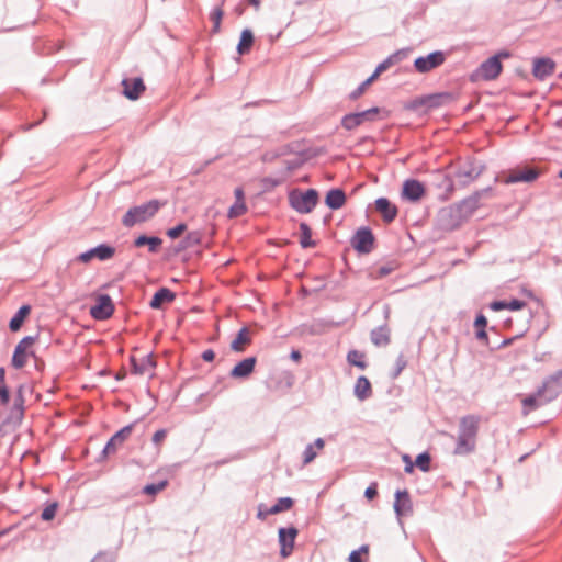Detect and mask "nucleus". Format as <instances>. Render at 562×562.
<instances>
[{"label":"nucleus","mask_w":562,"mask_h":562,"mask_svg":"<svg viewBox=\"0 0 562 562\" xmlns=\"http://www.w3.org/2000/svg\"><path fill=\"white\" fill-rule=\"evenodd\" d=\"M187 231V224L183 222L178 223L176 226L167 229L166 234L171 239H177Z\"/></svg>","instance_id":"a18cd8bd"},{"label":"nucleus","mask_w":562,"mask_h":562,"mask_svg":"<svg viewBox=\"0 0 562 562\" xmlns=\"http://www.w3.org/2000/svg\"><path fill=\"white\" fill-rule=\"evenodd\" d=\"M393 508L398 518L412 515L413 504L407 490H397L395 492Z\"/></svg>","instance_id":"6ab92c4d"},{"label":"nucleus","mask_w":562,"mask_h":562,"mask_svg":"<svg viewBox=\"0 0 562 562\" xmlns=\"http://www.w3.org/2000/svg\"><path fill=\"white\" fill-rule=\"evenodd\" d=\"M506 305H507V310L519 311V310L524 308L527 305V303L522 300L513 299L509 302L506 301Z\"/></svg>","instance_id":"864d4df0"},{"label":"nucleus","mask_w":562,"mask_h":562,"mask_svg":"<svg viewBox=\"0 0 562 562\" xmlns=\"http://www.w3.org/2000/svg\"><path fill=\"white\" fill-rule=\"evenodd\" d=\"M235 202L228 209L227 216L229 218H237L247 212V205L245 203V193L241 187H237L234 190Z\"/></svg>","instance_id":"393cba45"},{"label":"nucleus","mask_w":562,"mask_h":562,"mask_svg":"<svg viewBox=\"0 0 562 562\" xmlns=\"http://www.w3.org/2000/svg\"><path fill=\"white\" fill-rule=\"evenodd\" d=\"M167 485H168L167 480H162L158 483H149L143 487L142 492L145 495L155 496L160 491H162Z\"/></svg>","instance_id":"ea45409f"},{"label":"nucleus","mask_w":562,"mask_h":562,"mask_svg":"<svg viewBox=\"0 0 562 562\" xmlns=\"http://www.w3.org/2000/svg\"><path fill=\"white\" fill-rule=\"evenodd\" d=\"M445 60V53L442 50H435L426 56L417 57L414 60V68L419 74H426L441 66Z\"/></svg>","instance_id":"4468645a"},{"label":"nucleus","mask_w":562,"mask_h":562,"mask_svg":"<svg viewBox=\"0 0 562 562\" xmlns=\"http://www.w3.org/2000/svg\"><path fill=\"white\" fill-rule=\"evenodd\" d=\"M130 362L132 366V372L134 374L142 375L144 374L149 368H155L156 362L153 359V355L148 353L144 356L140 361H138L134 356L130 358Z\"/></svg>","instance_id":"c85d7f7f"},{"label":"nucleus","mask_w":562,"mask_h":562,"mask_svg":"<svg viewBox=\"0 0 562 562\" xmlns=\"http://www.w3.org/2000/svg\"><path fill=\"white\" fill-rule=\"evenodd\" d=\"M371 341L376 346L386 344V325H381L371 331Z\"/></svg>","instance_id":"4c0bfd02"},{"label":"nucleus","mask_w":562,"mask_h":562,"mask_svg":"<svg viewBox=\"0 0 562 562\" xmlns=\"http://www.w3.org/2000/svg\"><path fill=\"white\" fill-rule=\"evenodd\" d=\"M145 243H147V235L142 234L133 240V246L136 248H140L145 246Z\"/></svg>","instance_id":"0e129e2a"},{"label":"nucleus","mask_w":562,"mask_h":562,"mask_svg":"<svg viewBox=\"0 0 562 562\" xmlns=\"http://www.w3.org/2000/svg\"><path fill=\"white\" fill-rule=\"evenodd\" d=\"M406 360L404 359L403 355H401L397 360H396V364H395V368H394V371L392 373V375L394 378L398 376L400 373L402 372V370L406 367Z\"/></svg>","instance_id":"6e6d98bb"},{"label":"nucleus","mask_w":562,"mask_h":562,"mask_svg":"<svg viewBox=\"0 0 562 562\" xmlns=\"http://www.w3.org/2000/svg\"><path fill=\"white\" fill-rule=\"evenodd\" d=\"M30 313L31 306L29 304L20 306L9 322L10 330L13 333L20 330Z\"/></svg>","instance_id":"7c9ffc66"},{"label":"nucleus","mask_w":562,"mask_h":562,"mask_svg":"<svg viewBox=\"0 0 562 562\" xmlns=\"http://www.w3.org/2000/svg\"><path fill=\"white\" fill-rule=\"evenodd\" d=\"M268 508L269 507H266L263 504H260L258 506L257 518L263 520L268 515H271L270 513H268Z\"/></svg>","instance_id":"69168bd1"},{"label":"nucleus","mask_w":562,"mask_h":562,"mask_svg":"<svg viewBox=\"0 0 562 562\" xmlns=\"http://www.w3.org/2000/svg\"><path fill=\"white\" fill-rule=\"evenodd\" d=\"M255 43V36L250 29H244L239 36V42L237 44L236 50L237 53L243 56L248 54L252 45Z\"/></svg>","instance_id":"2f4dec72"},{"label":"nucleus","mask_w":562,"mask_h":562,"mask_svg":"<svg viewBox=\"0 0 562 562\" xmlns=\"http://www.w3.org/2000/svg\"><path fill=\"white\" fill-rule=\"evenodd\" d=\"M378 495V484L371 483L364 491V496L371 501Z\"/></svg>","instance_id":"4d7b16f0"},{"label":"nucleus","mask_w":562,"mask_h":562,"mask_svg":"<svg viewBox=\"0 0 562 562\" xmlns=\"http://www.w3.org/2000/svg\"><path fill=\"white\" fill-rule=\"evenodd\" d=\"M540 172L536 168L525 167L509 172L504 182L507 184L517 182H532L539 178Z\"/></svg>","instance_id":"4be33fe9"},{"label":"nucleus","mask_w":562,"mask_h":562,"mask_svg":"<svg viewBox=\"0 0 562 562\" xmlns=\"http://www.w3.org/2000/svg\"><path fill=\"white\" fill-rule=\"evenodd\" d=\"M368 87H369V83L366 82V80H363L355 90H352L348 94V99L350 101L358 100L364 93V91L367 90Z\"/></svg>","instance_id":"09e8293b"},{"label":"nucleus","mask_w":562,"mask_h":562,"mask_svg":"<svg viewBox=\"0 0 562 562\" xmlns=\"http://www.w3.org/2000/svg\"><path fill=\"white\" fill-rule=\"evenodd\" d=\"M353 394L359 401H364L372 395V386L369 379L360 375L353 386Z\"/></svg>","instance_id":"c756f323"},{"label":"nucleus","mask_w":562,"mask_h":562,"mask_svg":"<svg viewBox=\"0 0 562 562\" xmlns=\"http://www.w3.org/2000/svg\"><path fill=\"white\" fill-rule=\"evenodd\" d=\"M201 358L205 361V362H212L215 358V352L213 349H206L202 352L201 355Z\"/></svg>","instance_id":"e2e57ef3"},{"label":"nucleus","mask_w":562,"mask_h":562,"mask_svg":"<svg viewBox=\"0 0 562 562\" xmlns=\"http://www.w3.org/2000/svg\"><path fill=\"white\" fill-rule=\"evenodd\" d=\"M300 245L302 248H313L316 246V241L312 239V229L310 225L305 222L300 224Z\"/></svg>","instance_id":"f704fd0d"},{"label":"nucleus","mask_w":562,"mask_h":562,"mask_svg":"<svg viewBox=\"0 0 562 562\" xmlns=\"http://www.w3.org/2000/svg\"><path fill=\"white\" fill-rule=\"evenodd\" d=\"M202 243V233L199 231L189 232L175 247V252L179 254L189 248L199 246Z\"/></svg>","instance_id":"bb28decb"},{"label":"nucleus","mask_w":562,"mask_h":562,"mask_svg":"<svg viewBox=\"0 0 562 562\" xmlns=\"http://www.w3.org/2000/svg\"><path fill=\"white\" fill-rule=\"evenodd\" d=\"M114 308L109 294H99L95 304L90 307V315L95 321H106L113 315Z\"/></svg>","instance_id":"dca6fc26"},{"label":"nucleus","mask_w":562,"mask_h":562,"mask_svg":"<svg viewBox=\"0 0 562 562\" xmlns=\"http://www.w3.org/2000/svg\"><path fill=\"white\" fill-rule=\"evenodd\" d=\"M293 505L294 499L292 497H280L272 506L268 508V513L277 515L279 513L290 510L293 507Z\"/></svg>","instance_id":"c9c22d12"},{"label":"nucleus","mask_w":562,"mask_h":562,"mask_svg":"<svg viewBox=\"0 0 562 562\" xmlns=\"http://www.w3.org/2000/svg\"><path fill=\"white\" fill-rule=\"evenodd\" d=\"M555 63L548 57L537 58L533 61L532 75L540 80L546 79L553 74Z\"/></svg>","instance_id":"5701e85b"},{"label":"nucleus","mask_w":562,"mask_h":562,"mask_svg":"<svg viewBox=\"0 0 562 562\" xmlns=\"http://www.w3.org/2000/svg\"><path fill=\"white\" fill-rule=\"evenodd\" d=\"M490 308L495 312L506 310L507 308L506 301H503V300L493 301L490 303Z\"/></svg>","instance_id":"052dcab7"},{"label":"nucleus","mask_w":562,"mask_h":562,"mask_svg":"<svg viewBox=\"0 0 562 562\" xmlns=\"http://www.w3.org/2000/svg\"><path fill=\"white\" fill-rule=\"evenodd\" d=\"M164 204V202L153 199L143 204L130 207L122 218V224L125 227H133L137 223L146 222L155 216Z\"/></svg>","instance_id":"f03ea898"},{"label":"nucleus","mask_w":562,"mask_h":562,"mask_svg":"<svg viewBox=\"0 0 562 562\" xmlns=\"http://www.w3.org/2000/svg\"><path fill=\"white\" fill-rule=\"evenodd\" d=\"M375 237L369 226L359 227L350 239V245L360 255H367L372 251Z\"/></svg>","instance_id":"9b49d317"},{"label":"nucleus","mask_w":562,"mask_h":562,"mask_svg":"<svg viewBox=\"0 0 562 562\" xmlns=\"http://www.w3.org/2000/svg\"><path fill=\"white\" fill-rule=\"evenodd\" d=\"M349 562H364L360 551L352 550L348 557Z\"/></svg>","instance_id":"774afa93"},{"label":"nucleus","mask_w":562,"mask_h":562,"mask_svg":"<svg viewBox=\"0 0 562 562\" xmlns=\"http://www.w3.org/2000/svg\"><path fill=\"white\" fill-rule=\"evenodd\" d=\"M162 245V239L158 236H147V243L145 246L148 247V251L151 254H157Z\"/></svg>","instance_id":"49530a36"},{"label":"nucleus","mask_w":562,"mask_h":562,"mask_svg":"<svg viewBox=\"0 0 562 562\" xmlns=\"http://www.w3.org/2000/svg\"><path fill=\"white\" fill-rule=\"evenodd\" d=\"M544 404L546 403H542V397L539 395V391L538 390H537V392L535 394L527 396L522 401V405L525 407L529 408V409H536L539 406H542Z\"/></svg>","instance_id":"c03bdc74"},{"label":"nucleus","mask_w":562,"mask_h":562,"mask_svg":"<svg viewBox=\"0 0 562 562\" xmlns=\"http://www.w3.org/2000/svg\"><path fill=\"white\" fill-rule=\"evenodd\" d=\"M36 336H25L23 337L14 348L11 364L15 369H22L25 363L27 356V348L34 344Z\"/></svg>","instance_id":"a211bd4d"},{"label":"nucleus","mask_w":562,"mask_h":562,"mask_svg":"<svg viewBox=\"0 0 562 562\" xmlns=\"http://www.w3.org/2000/svg\"><path fill=\"white\" fill-rule=\"evenodd\" d=\"M223 15H224V11L222 10L221 7L214 8L213 11L211 12L210 19L213 22V26H212V31L211 32L213 34H216V33L220 32L221 22H222Z\"/></svg>","instance_id":"a19ab883"},{"label":"nucleus","mask_w":562,"mask_h":562,"mask_svg":"<svg viewBox=\"0 0 562 562\" xmlns=\"http://www.w3.org/2000/svg\"><path fill=\"white\" fill-rule=\"evenodd\" d=\"M122 87L123 94L131 101L137 100L145 90V83L140 77L124 78Z\"/></svg>","instance_id":"aec40b11"},{"label":"nucleus","mask_w":562,"mask_h":562,"mask_svg":"<svg viewBox=\"0 0 562 562\" xmlns=\"http://www.w3.org/2000/svg\"><path fill=\"white\" fill-rule=\"evenodd\" d=\"M261 183H262V187L265 188V190L268 191V190H271V189H274L276 187H278L280 184V180L271 178V177H266L261 180Z\"/></svg>","instance_id":"5fc2aeb1"},{"label":"nucleus","mask_w":562,"mask_h":562,"mask_svg":"<svg viewBox=\"0 0 562 562\" xmlns=\"http://www.w3.org/2000/svg\"><path fill=\"white\" fill-rule=\"evenodd\" d=\"M475 337L479 340L485 341V345H488V337H487L486 328L476 329Z\"/></svg>","instance_id":"338daca9"},{"label":"nucleus","mask_w":562,"mask_h":562,"mask_svg":"<svg viewBox=\"0 0 562 562\" xmlns=\"http://www.w3.org/2000/svg\"><path fill=\"white\" fill-rule=\"evenodd\" d=\"M289 205L300 214L311 213L319 202V193L316 189L310 188L305 191L293 189L288 195Z\"/></svg>","instance_id":"7ed1b4c3"},{"label":"nucleus","mask_w":562,"mask_h":562,"mask_svg":"<svg viewBox=\"0 0 562 562\" xmlns=\"http://www.w3.org/2000/svg\"><path fill=\"white\" fill-rule=\"evenodd\" d=\"M11 395L9 387L7 386L5 382L0 383V403L3 406H7L10 402Z\"/></svg>","instance_id":"3c124183"},{"label":"nucleus","mask_w":562,"mask_h":562,"mask_svg":"<svg viewBox=\"0 0 562 562\" xmlns=\"http://www.w3.org/2000/svg\"><path fill=\"white\" fill-rule=\"evenodd\" d=\"M251 337L248 327L243 326L231 342V349L235 352L245 351L246 346L250 345Z\"/></svg>","instance_id":"cd10ccee"},{"label":"nucleus","mask_w":562,"mask_h":562,"mask_svg":"<svg viewBox=\"0 0 562 562\" xmlns=\"http://www.w3.org/2000/svg\"><path fill=\"white\" fill-rule=\"evenodd\" d=\"M58 502H52L48 503L45 508L42 510L41 519L43 521H50L55 518L57 509H58Z\"/></svg>","instance_id":"79ce46f5"},{"label":"nucleus","mask_w":562,"mask_h":562,"mask_svg":"<svg viewBox=\"0 0 562 562\" xmlns=\"http://www.w3.org/2000/svg\"><path fill=\"white\" fill-rule=\"evenodd\" d=\"M115 255V247L106 243H102L92 247L76 257V260L81 263H89L92 259L100 261H108Z\"/></svg>","instance_id":"ddd939ff"},{"label":"nucleus","mask_w":562,"mask_h":562,"mask_svg":"<svg viewBox=\"0 0 562 562\" xmlns=\"http://www.w3.org/2000/svg\"><path fill=\"white\" fill-rule=\"evenodd\" d=\"M449 99H450V94L448 92L435 93V94H429V95L425 97L422 100V103L429 108H437V106L442 105V103Z\"/></svg>","instance_id":"e433bc0d"},{"label":"nucleus","mask_w":562,"mask_h":562,"mask_svg":"<svg viewBox=\"0 0 562 562\" xmlns=\"http://www.w3.org/2000/svg\"><path fill=\"white\" fill-rule=\"evenodd\" d=\"M485 166L475 158H467L456 169L453 177L461 187H467L476 180L484 171Z\"/></svg>","instance_id":"39448f33"},{"label":"nucleus","mask_w":562,"mask_h":562,"mask_svg":"<svg viewBox=\"0 0 562 562\" xmlns=\"http://www.w3.org/2000/svg\"><path fill=\"white\" fill-rule=\"evenodd\" d=\"M137 420L124 426L117 430L105 443L101 452L95 459L97 463L103 462L110 454H114L117 448L131 436Z\"/></svg>","instance_id":"6e6552de"},{"label":"nucleus","mask_w":562,"mask_h":562,"mask_svg":"<svg viewBox=\"0 0 562 562\" xmlns=\"http://www.w3.org/2000/svg\"><path fill=\"white\" fill-rule=\"evenodd\" d=\"M429 187L438 190L437 198L440 201H447L450 199L454 191L453 179L446 171L437 169L434 170L429 176Z\"/></svg>","instance_id":"423d86ee"},{"label":"nucleus","mask_w":562,"mask_h":562,"mask_svg":"<svg viewBox=\"0 0 562 562\" xmlns=\"http://www.w3.org/2000/svg\"><path fill=\"white\" fill-rule=\"evenodd\" d=\"M347 201L346 193L340 188H331L325 195V205L331 211L341 209Z\"/></svg>","instance_id":"b1692460"},{"label":"nucleus","mask_w":562,"mask_h":562,"mask_svg":"<svg viewBox=\"0 0 562 562\" xmlns=\"http://www.w3.org/2000/svg\"><path fill=\"white\" fill-rule=\"evenodd\" d=\"M492 192V187H486L484 189L474 191L469 196L453 204L464 216L465 221H468L472 216V214L480 207V200L484 196H490Z\"/></svg>","instance_id":"1a4fd4ad"},{"label":"nucleus","mask_w":562,"mask_h":562,"mask_svg":"<svg viewBox=\"0 0 562 562\" xmlns=\"http://www.w3.org/2000/svg\"><path fill=\"white\" fill-rule=\"evenodd\" d=\"M176 299L175 292L168 288H159L153 295L149 306L154 310L162 308L164 304L171 303Z\"/></svg>","instance_id":"a878e982"},{"label":"nucleus","mask_w":562,"mask_h":562,"mask_svg":"<svg viewBox=\"0 0 562 562\" xmlns=\"http://www.w3.org/2000/svg\"><path fill=\"white\" fill-rule=\"evenodd\" d=\"M463 222H465V218L454 204L440 209L437 214V225L445 232L459 228Z\"/></svg>","instance_id":"0eeeda50"},{"label":"nucleus","mask_w":562,"mask_h":562,"mask_svg":"<svg viewBox=\"0 0 562 562\" xmlns=\"http://www.w3.org/2000/svg\"><path fill=\"white\" fill-rule=\"evenodd\" d=\"M317 453L312 443L307 445L303 451V464H308L316 458Z\"/></svg>","instance_id":"8fccbe9b"},{"label":"nucleus","mask_w":562,"mask_h":562,"mask_svg":"<svg viewBox=\"0 0 562 562\" xmlns=\"http://www.w3.org/2000/svg\"><path fill=\"white\" fill-rule=\"evenodd\" d=\"M117 554L112 550L99 551L90 562H116Z\"/></svg>","instance_id":"37998d69"},{"label":"nucleus","mask_w":562,"mask_h":562,"mask_svg":"<svg viewBox=\"0 0 562 562\" xmlns=\"http://www.w3.org/2000/svg\"><path fill=\"white\" fill-rule=\"evenodd\" d=\"M538 391L542 397V403H550L555 400L562 392V369L546 378Z\"/></svg>","instance_id":"9d476101"},{"label":"nucleus","mask_w":562,"mask_h":562,"mask_svg":"<svg viewBox=\"0 0 562 562\" xmlns=\"http://www.w3.org/2000/svg\"><path fill=\"white\" fill-rule=\"evenodd\" d=\"M379 113L380 108L372 106L363 111L345 114L341 119V126L347 131H352L364 122L374 121Z\"/></svg>","instance_id":"f8f14e48"},{"label":"nucleus","mask_w":562,"mask_h":562,"mask_svg":"<svg viewBox=\"0 0 562 562\" xmlns=\"http://www.w3.org/2000/svg\"><path fill=\"white\" fill-rule=\"evenodd\" d=\"M481 416L469 414L460 418L454 456H469L476 450Z\"/></svg>","instance_id":"f257e3e1"},{"label":"nucleus","mask_w":562,"mask_h":562,"mask_svg":"<svg viewBox=\"0 0 562 562\" xmlns=\"http://www.w3.org/2000/svg\"><path fill=\"white\" fill-rule=\"evenodd\" d=\"M426 193V188L419 180L409 178L403 182L401 196L402 200L412 203L419 202Z\"/></svg>","instance_id":"f3484780"},{"label":"nucleus","mask_w":562,"mask_h":562,"mask_svg":"<svg viewBox=\"0 0 562 562\" xmlns=\"http://www.w3.org/2000/svg\"><path fill=\"white\" fill-rule=\"evenodd\" d=\"M297 535H299V530L294 526L280 527L278 529V541L280 544V555L282 558H288L292 554Z\"/></svg>","instance_id":"2eb2a0df"},{"label":"nucleus","mask_w":562,"mask_h":562,"mask_svg":"<svg viewBox=\"0 0 562 562\" xmlns=\"http://www.w3.org/2000/svg\"><path fill=\"white\" fill-rule=\"evenodd\" d=\"M24 414V398L22 394V386L18 389L16 395L14 396V403L10 411L9 419L14 422H21Z\"/></svg>","instance_id":"473e14b6"},{"label":"nucleus","mask_w":562,"mask_h":562,"mask_svg":"<svg viewBox=\"0 0 562 562\" xmlns=\"http://www.w3.org/2000/svg\"><path fill=\"white\" fill-rule=\"evenodd\" d=\"M386 70V59L382 60L375 68V70L366 79V82L371 86L374 80Z\"/></svg>","instance_id":"de8ad7c7"},{"label":"nucleus","mask_w":562,"mask_h":562,"mask_svg":"<svg viewBox=\"0 0 562 562\" xmlns=\"http://www.w3.org/2000/svg\"><path fill=\"white\" fill-rule=\"evenodd\" d=\"M257 358L251 356L238 361L229 371L233 379H247L255 371Z\"/></svg>","instance_id":"412c9836"},{"label":"nucleus","mask_w":562,"mask_h":562,"mask_svg":"<svg viewBox=\"0 0 562 562\" xmlns=\"http://www.w3.org/2000/svg\"><path fill=\"white\" fill-rule=\"evenodd\" d=\"M346 359L350 366L357 367L360 370H366L368 367V362L366 360V353L360 350H357V349L349 350Z\"/></svg>","instance_id":"72a5a7b5"},{"label":"nucleus","mask_w":562,"mask_h":562,"mask_svg":"<svg viewBox=\"0 0 562 562\" xmlns=\"http://www.w3.org/2000/svg\"><path fill=\"white\" fill-rule=\"evenodd\" d=\"M402 459H403V461L405 463L404 471L406 473H412L413 470H414L415 464L412 461L411 457L408 454H403Z\"/></svg>","instance_id":"680f3d73"},{"label":"nucleus","mask_w":562,"mask_h":562,"mask_svg":"<svg viewBox=\"0 0 562 562\" xmlns=\"http://www.w3.org/2000/svg\"><path fill=\"white\" fill-rule=\"evenodd\" d=\"M474 327L476 329H480V328H486L487 327V318L485 317L484 314L482 313H479L474 319Z\"/></svg>","instance_id":"13d9d810"},{"label":"nucleus","mask_w":562,"mask_h":562,"mask_svg":"<svg viewBox=\"0 0 562 562\" xmlns=\"http://www.w3.org/2000/svg\"><path fill=\"white\" fill-rule=\"evenodd\" d=\"M167 436V430L166 429H159L157 430L154 435H153V443L158 446Z\"/></svg>","instance_id":"bf43d9fd"},{"label":"nucleus","mask_w":562,"mask_h":562,"mask_svg":"<svg viewBox=\"0 0 562 562\" xmlns=\"http://www.w3.org/2000/svg\"><path fill=\"white\" fill-rule=\"evenodd\" d=\"M431 457L429 452L424 451L419 453L415 459V467H417L423 472H428L430 470Z\"/></svg>","instance_id":"58836bf2"},{"label":"nucleus","mask_w":562,"mask_h":562,"mask_svg":"<svg viewBox=\"0 0 562 562\" xmlns=\"http://www.w3.org/2000/svg\"><path fill=\"white\" fill-rule=\"evenodd\" d=\"M375 207L380 212L382 220L386 222V196H380L375 200Z\"/></svg>","instance_id":"603ef678"},{"label":"nucleus","mask_w":562,"mask_h":562,"mask_svg":"<svg viewBox=\"0 0 562 562\" xmlns=\"http://www.w3.org/2000/svg\"><path fill=\"white\" fill-rule=\"evenodd\" d=\"M509 56H510V54L508 52L502 50V52L488 57L474 71L473 77H475L477 79L485 80V81H491V80L496 79L503 69L501 58H508Z\"/></svg>","instance_id":"20e7f679"}]
</instances>
